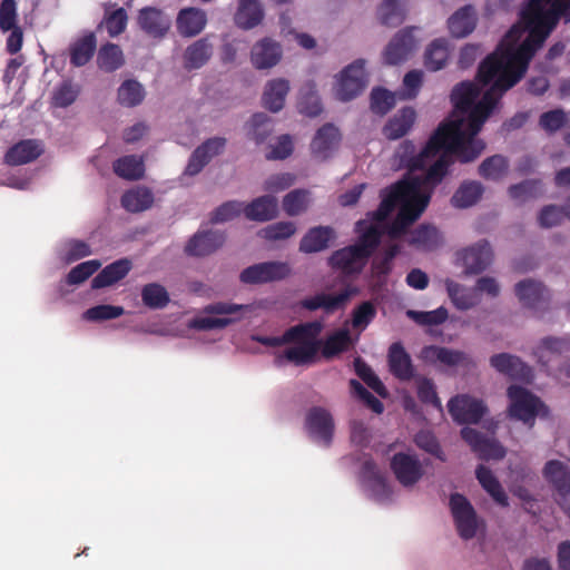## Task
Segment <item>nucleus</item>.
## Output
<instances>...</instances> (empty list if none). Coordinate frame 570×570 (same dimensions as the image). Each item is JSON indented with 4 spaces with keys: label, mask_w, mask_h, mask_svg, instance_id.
I'll return each instance as SVG.
<instances>
[{
    "label": "nucleus",
    "mask_w": 570,
    "mask_h": 570,
    "mask_svg": "<svg viewBox=\"0 0 570 570\" xmlns=\"http://www.w3.org/2000/svg\"><path fill=\"white\" fill-rule=\"evenodd\" d=\"M392 107V92L377 87L371 92V110L380 116L387 114Z\"/></svg>",
    "instance_id": "nucleus-62"
},
{
    "label": "nucleus",
    "mask_w": 570,
    "mask_h": 570,
    "mask_svg": "<svg viewBox=\"0 0 570 570\" xmlns=\"http://www.w3.org/2000/svg\"><path fill=\"white\" fill-rule=\"evenodd\" d=\"M570 351V337H546L540 341L537 347L533 350V355L538 363L547 366L558 356Z\"/></svg>",
    "instance_id": "nucleus-25"
},
{
    "label": "nucleus",
    "mask_w": 570,
    "mask_h": 570,
    "mask_svg": "<svg viewBox=\"0 0 570 570\" xmlns=\"http://www.w3.org/2000/svg\"><path fill=\"white\" fill-rule=\"evenodd\" d=\"M97 62L100 69L112 72L125 62L122 50L116 43H107L100 48Z\"/></svg>",
    "instance_id": "nucleus-44"
},
{
    "label": "nucleus",
    "mask_w": 570,
    "mask_h": 570,
    "mask_svg": "<svg viewBox=\"0 0 570 570\" xmlns=\"http://www.w3.org/2000/svg\"><path fill=\"white\" fill-rule=\"evenodd\" d=\"M406 316L421 326H434L444 323L449 316L446 308L439 307L433 311L422 312L407 309Z\"/></svg>",
    "instance_id": "nucleus-51"
},
{
    "label": "nucleus",
    "mask_w": 570,
    "mask_h": 570,
    "mask_svg": "<svg viewBox=\"0 0 570 570\" xmlns=\"http://www.w3.org/2000/svg\"><path fill=\"white\" fill-rule=\"evenodd\" d=\"M247 308L245 305L217 302L204 307L203 313L208 316H197L189 322V327L197 331H212L225 328L239 320L233 315Z\"/></svg>",
    "instance_id": "nucleus-5"
},
{
    "label": "nucleus",
    "mask_w": 570,
    "mask_h": 570,
    "mask_svg": "<svg viewBox=\"0 0 570 570\" xmlns=\"http://www.w3.org/2000/svg\"><path fill=\"white\" fill-rule=\"evenodd\" d=\"M542 474L557 491L559 499L570 493V465L563 461L550 460L544 464Z\"/></svg>",
    "instance_id": "nucleus-21"
},
{
    "label": "nucleus",
    "mask_w": 570,
    "mask_h": 570,
    "mask_svg": "<svg viewBox=\"0 0 570 570\" xmlns=\"http://www.w3.org/2000/svg\"><path fill=\"white\" fill-rule=\"evenodd\" d=\"M141 301L150 309H163L169 301L167 289L158 283H148L141 288Z\"/></svg>",
    "instance_id": "nucleus-42"
},
{
    "label": "nucleus",
    "mask_w": 570,
    "mask_h": 570,
    "mask_svg": "<svg viewBox=\"0 0 570 570\" xmlns=\"http://www.w3.org/2000/svg\"><path fill=\"white\" fill-rule=\"evenodd\" d=\"M298 109L301 114L308 117H316L322 112L321 99L313 82H307L305 87L302 88L298 99Z\"/></svg>",
    "instance_id": "nucleus-45"
},
{
    "label": "nucleus",
    "mask_w": 570,
    "mask_h": 570,
    "mask_svg": "<svg viewBox=\"0 0 570 570\" xmlns=\"http://www.w3.org/2000/svg\"><path fill=\"white\" fill-rule=\"evenodd\" d=\"M296 233V225L293 222H277L261 230V235L267 240L287 239Z\"/></svg>",
    "instance_id": "nucleus-58"
},
{
    "label": "nucleus",
    "mask_w": 570,
    "mask_h": 570,
    "mask_svg": "<svg viewBox=\"0 0 570 570\" xmlns=\"http://www.w3.org/2000/svg\"><path fill=\"white\" fill-rule=\"evenodd\" d=\"M508 167L507 158L501 155H494L481 163L479 174L488 180L497 181L505 176Z\"/></svg>",
    "instance_id": "nucleus-48"
},
{
    "label": "nucleus",
    "mask_w": 570,
    "mask_h": 570,
    "mask_svg": "<svg viewBox=\"0 0 570 570\" xmlns=\"http://www.w3.org/2000/svg\"><path fill=\"white\" fill-rule=\"evenodd\" d=\"M308 435L317 443L330 448L333 442L335 422L332 413L323 406H312L305 415Z\"/></svg>",
    "instance_id": "nucleus-8"
},
{
    "label": "nucleus",
    "mask_w": 570,
    "mask_h": 570,
    "mask_svg": "<svg viewBox=\"0 0 570 570\" xmlns=\"http://www.w3.org/2000/svg\"><path fill=\"white\" fill-rule=\"evenodd\" d=\"M415 110L412 107H404L394 116V139L404 136L415 121Z\"/></svg>",
    "instance_id": "nucleus-63"
},
{
    "label": "nucleus",
    "mask_w": 570,
    "mask_h": 570,
    "mask_svg": "<svg viewBox=\"0 0 570 570\" xmlns=\"http://www.w3.org/2000/svg\"><path fill=\"white\" fill-rule=\"evenodd\" d=\"M340 141V130L332 124H325L316 131L311 144V149L316 157L325 160L330 158L332 153L338 147Z\"/></svg>",
    "instance_id": "nucleus-22"
},
{
    "label": "nucleus",
    "mask_w": 570,
    "mask_h": 570,
    "mask_svg": "<svg viewBox=\"0 0 570 570\" xmlns=\"http://www.w3.org/2000/svg\"><path fill=\"white\" fill-rule=\"evenodd\" d=\"M567 114L562 109H553L540 116L539 125L548 134H553L567 122Z\"/></svg>",
    "instance_id": "nucleus-60"
},
{
    "label": "nucleus",
    "mask_w": 570,
    "mask_h": 570,
    "mask_svg": "<svg viewBox=\"0 0 570 570\" xmlns=\"http://www.w3.org/2000/svg\"><path fill=\"white\" fill-rule=\"evenodd\" d=\"M348 344V333L345 331L336 332L333 335L328 336L323 343L322 355L325 358H332L347 350Z\"/></svg>",
    "instance_id": "nucleus-56"
},
{
    "label": "nucleus",
    "mask_w": 570,
    "mask_h": 570,
    "mask_svg": "<svg viewBox=\"0 0 570 570\" xmlns=\"http://www.w3.org/2000/svg\"><path fill=\"white\" fill-rule=\"evenodd\" d=\"M493 261V249L487 239L462 248L456 253V263L464 267L466 275H475L485 271Z\"/></svg>",
    "instance_id": "nucleus-9"
},
{
    "label": "nucleus",
    "mask_w": 570,
    "mask_h": 570,
    "mask_svg": "<svg viewBox=\"0 0 570 570\" xmlns=\"http://www.w3.org/2000/svg\"><path fill=\"white\" fill-rule=\"evenodd\" d=\"M461 435L480 459L500 460L505 455V449L497 440L483 436L475 429L463 428Z\"/></svg>",
    "instance_id": "nucleus-15"
},
{
    "label": "nucleus",
    "mask_w": 570,
    "mask_h": 570,
    "mask_svg": "<svg viewBox=\"0 0 570 570\" xmlns=\"http://www.w3.org/2000/svg\"><path fill=\"white\" fill-rule=\"evenodd\" d=\"M423 474L419 459L410 453L394 454V475L405 487L416 483Z\"/></svg>",
    "instance_id": "nucleus-23"
},
{
    "label": "nucleus",
    "mask_w": 570,
    "mask_h": 570,
    "mask_svg": "<svg viewBox=\"0 0 570 570\" xmlns=\"http://www.w3.org/2000/svg\"><path fill=\"white\" fill-rule=\"evenodd\" d=\"M124 313L125 309L122 306L102 304L88 308L83 313V318L88 321L99 322L117 318L124 315Z\"/></svg>",
    "instance_id": "nucleus-59"
},
{
    "label": "nucleus",
    "mask_w": 570,
    "mask_h": 570,
    "mask_svg": "<svg viewBox=\"0 0 570 570\" xmlns=\"http://www.w3.org/2000/svg\"><path fill=\"white\" fill-rule=\"evenodd\" d=\"M450 509L459 535L469 540L483 529V521L478 517L470 501L460 493L450 497Z\"/></svg>",
    "instance_id": "nucleus-6"
},
{
    "label": "nucleus",
    "mask_w": 570,
    "mask_h": 570,
    "mask_svg": "<svg viewBox=\"0 0 570 570\" xmlns=\"http://www.w3.org/2000/svg\"><path fill=\"white\" fill-rule=\"evenodd\" d=\"M475 475L481 487L491 495V498L501 507L508 505V495L502 489L500 482L485 465H479Z\"/></svg>",
    "instance_id": "nucleus-38"
},
{
    "label": "nucleus",
    "mask_w": 570,
    "mask_h": 570,
    "mask_svg": "<svg viewBox=\"0 0 570 570\" xmlns=\"http://www.w3.org/2000/svg\"><path fill=\"white\" fill-rule=\"evenodd\" d=\"M484 187L480 181H463L451 198L455 208L464 209L474 206L482 197Z\"/></svg>",
    "instance_id": "nucleus-33"
},
{
    "label": "nucleus",
    "mask_w": 570,
    "mask_h": 570,
    "mask_svg": "<svg viewBox=\"0 0 570 570\" xmlns=\"http://www.w3.org/2000/svg\"><path fill=\"white\" fill-rule=\"evenodd\" d=\"M264 18V9L258 0H239L234 16L235 24L244 30L258 26Z\"/></svg>",
    "instance_id": "nucleus-29"
},
{
    "label": "nucleus",
    "mask_w": 570,
    "mask_h": 570,
    "mask_svg": "<svg viewBox=\"0 0 570 570\" xmlns=\"http://www.w3.org/2000/svg\"><path fill=\"white\" fill-rule=\"evenodd\" d=\"M448 409L453 420L460 424H475L487 413V407L481 400L466 394L452 397Z\"/></svg>",
    "instance_id": "nucleus-12"
},
{
    "label": "nucleus",
    "mask_w": 570,
    "mask_h": 570,
    "mask_svg": "<svg viewBox=\"0 0 570 570\" xmlns=\"http://www.w3.org/2000/svg\"><path fill=\"white\" fill-rule=\"evenodd\" d=\"M277 213V199L272 195L261 196L244 207L246 218L255 222L271 220Z\"/></svg>",
    "instance_id": "nucleus-31"
},
{
    "label": "nucleus",
    "mask_w": 570,
    "mask_h": 570,
    "mask_svg": "<svg viewBox=\"0 0 570 570\" xmlns=\"http://www.w3.org/2000/svg\"><path fill=\"white\" fill-rule=\"evenodd\" d=\"M423 72L421 70H411L403 78V85L400 91H394V100L412 99L416 97L422 85Z\"/></svg>",
    "instance_id": "nucleus-55"
},
{
    "label": "nucleus",
    "mask_w": 570,
    "mask_h": 570,
    "mask_svg": "<svg viewBox=\"0 0 570 570\" xmlns=\"http://www.w3.org/2000/svg\"><path fill=\"white\" fill-rule=\"evenodd\" d=\"M360 479L368 495L376 502H384L390 498L392 490L387 479L372 459L364 461Z\"/></svg>",
    "instance_id": "nucleus-14"
},
{
    "label": "nucleus",
    "mask_w": 570,
    "mask_h": 570,
    "mask_svg": "<svg viewBox=\"0 0 570 570\" xmlns=\"http://www.w3.org/2000/svg\"><path fill=\"white\" fill-rule=\"evenodd\" d=\"M350 390L353 397L362 402L366 407L376 414H381L384 410L383 403L375 397L366 387L357 380H350Z\"/></svg>",
    "instance_id": "nucleus-53"
},
{
    "label": "nucleus",
    "mask_w": 570,
    "mask_h": 570,
    "mask_svg": "<svg viewBox=\"0 0 570 570\" xmlns=\"http://www.w3.org/2000/svg\"><path fill=\"white\" fill-rule=\"evenodd\" d=\"M509 414L511 417L532 428L537 416H547L548 410L541 400L527 389L511 385L508 389Z\"/></svg>",
    "instance_id": "nucleus-4"
},
{
    "label": "nucleus",
    "mask_w": 570,
    "mask_h": 570,
    "mask_svg": "<svg viewBox=\"0 0 570 570\" xmlns=\"http://www.w3.org/2000/svg\"><path fill=\"white\" fill-rule=\"evenodd\" d=\"M445 286L452 303L459 309H470L480 303L475 287L468 288L452 279H446Z\"/></svg>",
    "instance_id": "nucleus-36"
},
{
    "label": "nucleus",
    "mask_w": 570,
    "mask_h": 570,
    "mask_svg": "<svg viewBox=\"0 0 570 570\" xmlns=\"http://www.w3.org/2000/svg\"><path fill=\"white\" fill-rule=\"evenodd\" d=\"M294 327L299 330V334L291 343L295 344V346L286 348L276 357V363L278 365L283 364L284 360L296 366L311 364L314 362L321 347L322 342L318 340L323 330L321 322L312 321L301 323L294 325Z\"/></svg>",
    "instance_id": "nucleus-3"
},
{
    "label": "nucleus",
    "mask_w": 570,
    "mask_h": 570,
    "mask_svg": "<svg viewBox=\"0 0 570 570\" xmlns=\"http://www.w3.org/2000/svg\"><path fill=\"white\" fill-rule=\"evenodd\" d=\"M382 194L379 208L355 224V233L358 234L356 243L335 250L328 258L331 267L344 278L360 275L383 236L392 238V223L389 222L392 215V185L386 186Z\"/></svg>",
    "instance_id": "nucleus-2"
},
{
    "label": "nucleus",
    "mask_w": 570,
    "mask_h": 570,
    "mask_svg": "<svg viewBox=\"0 0 570 570\" xmlns=\"http://www.w3.org/2000/svg\"><path fill=\"white\" fill-rule=\"evenodd\" d=\"M289 273L291 268L287 263L264 262L245 268L240 273L239 279L244 284H263L284 279Z\"/></svg>",
    "instance_id": "nucleus-11"
},
{
    "label": "nucleus",
    "mask_w": 570,
    "mask_h": 570,
    "mask_svg": "<svg viewBox=\"0 0 570 570\" xmlns=\"http://www.w3.org/2000/svg\"><path fill=\"white\" fill-rule=\"evenodd\" d=\"M543 194V187L540 180L528 179L520 184L510 186L509 195L518 204H524L535 199Z\"/></svg>",
    "instance_id": "nucleus-43"
},
{
    "label": "nucleus",
    "mask_w": 570,
    "mask_h": 570,
    "mask_svg": "<svg viewBox=\"0 0 570 570\" xmlns=\"http://www.w3.org/2000/svg\"><path fill=\"white\" fill-rule=\"evenodd\" d=\"M416 390L417 395L423 403L431 404L440 412H443L441 401L436 395L435 386L431 380L425 377L417 379Z\"/></svg>",
    "instance_id": "nucleus-61"
},
{
    "label": "nucleus",
    "mask_w": 570,
    "mask_h": 570,
    "mask_svg": "<svg viewBox=\"0 0 570 570\" xmlns=\"http://www.w3.org/2000/svg\"><path fill=\"white\" fill-rule=\"evenodd\" d=\"M132 265L128 258H120L104 267L91 281L95 289L104 288L116 284L125 278Z\"/></svg>",
    "instance_id": "nucleus-28"
},
{
    "label": "nucleus",
    "mask_w": 570,
    "mask_h": 570,
    "mask_svg": "<svg viewBox=\"0 0 570 570\" xmlns=\"http://www.w3.org/2000/svg\"><path fill=\"white\" fill-rule=\"evenodd\" d=\"M225 145L226 139L222 137L207 139L193 151L185 168V174L188 176H195L200 173L214 156L219 155L223 151Z\"/></svg>",
    "instance_id": "nucleus-16"
},
{
    "label": "nucleus",
    "mask_w": 570,
    "mask_h": 570,
    "mask_svg": "<svg viewBox=\"0 0 570 570\" xmlns=\"http://www.w3.org/2000/svg\"><path fill=\"white\" fill-rule=\"evenodd\" d=\"M137 21L140 29L153 38H163L171 24L170 19L155 7L140 9Z\"/></svg>",
    "instance_id": "nucleus-20"
},
{
    "label": "nucleus",
    "mask_w": 570,
    "mask_h": 570,
    "mask_svg": "<svg viewBox=\"0 0 570 570\" xmlns=\"http://www.w3.org/2000/svg\"><path fill=\"white\" fill-rule=\"evenodd\" d=\"M271 119L264 112H258L253 115L250 119V135L252 138L257 142H263L267 136L269 135L272 128H271Z\"/></svg>",
    "instance_id": "nucleus-64"
},
{
    "label": "nucleus",
    "mask_w": 570,
    "mask_h": 570,
    "mask_svg": "<svg viewBox=\"0 0 570 570\" xmlns=\"http://www.w3.org/2000/svg\"><path fill=\"white\" fill-rule=\"evenodd\" d=\"M335 238V230L330 226L312 227L303 236L299 243L302 253L312 254L326 249Z\"/></svg>",
    "instance_id": "nucleus-27"
},
{
    "label": "nucleus",
    "mask_w": 570,
    "mask_h": 570,
    "mask_svg": "<svg viewBox=\"0 0 570 570\" xmlns=\"http://www.w3.org/2000/svg\"><path fill=\"white\" fill-rule=\"evenodd\" d=\"M413 374L414 367L410 355L401 344L394 343V376L401 380H409Z\"/></svg>",
    "instance_id": "nucleus-54"
},
{
    "label": "nucleus",
    "mask_w": 570,
    "mask_h": 570,
    "mask_svg": "<svg viewBox=\"0 0 570 570\" xmlns=\"http://www.w3.org/2000/svg\"><path fill=\"white\" fill-rule=\"evenodd\" d=\"M309 205V191L294 189L283 198V209L288 216H297L304 213Z\"/></svg>",
    "instance_id": "nucleus-49"
},
{
    "label": "nucleus",
    "mask_w": 570,
    "mask_h": 570,
    "mask_svg": "<svg viewBox=\"0 0 570 570\" xmlns=\"http://www.w3.org/2000/svg\"><path fill=\"white\" fill-rule=\"evenodd\" d=\"M360 289L356 285L346 283L338 294L320 293L311 297H306L301 302V306L308 311L323 308L326 313H333L343 308L351 297L357 295Z\"/></svg>",
    "instance_id": "nucleus-13"
},
{
    "label": "nucleus",
    "mask_w": 570,
    "mask_h": 570,
    "mask_svg": "<svg viewBox=\"0 0 570 570\" xmlns=\"http://www.w3.org/2000/svg\"><path fill=\"white\" fill-rule=\"evenodd\" d=\"M225 243V235L218 230L197 232L186 244L188 256L204 257L213 254Z\"/></svg>",
    "instance_id": "nucleus-17"
},
{
    "label": "nucleus",
    "mask_w": 570,
    "mask_h": 570,
    "mask_svg": "<svg viewBox=\"0 0 570 570\" xmlns=\"http://www.w3.org/2000/svg\"><path fill=\"white\" fill-rule=\"evenodd\" d=\"M97 41L92 32L79 38L69 47L70 63L73 67H82L87 65L94 57Z\"/></svg>",
    "instance_id": "nucleus-35"
},
{
    "label": "nucleus",
    "mask_w": 570,
    "mask_h": 570,
    "mask_svg": "<svg viewBox=\"0 0 570 570\" xmlns=\"http://www.w3.org/2000/svg\"><path fill=\"white\" fill-rule=\"evenodd\" d=\"M448 58V41L445 39H436L425 51V66L432 71H438L444 67Z\"/></svg>",
    "instance_id": "nucleus-46"
},
{
    "label": "nucleus",
    "mask_w": 570,
    "mask_h": 570,
    "mask_svg": "<svg viewBox=\"0 0 570 570\" xmlns=\"http://www.w3.org/2000/svg\"><path fill=\"white\" fill-rule=\"evenodd\" d=\"M115 174L127 180H138L144 176L145 165L141 157L128 155L118 158L112 165Z\"/></svg>",
    "instance_id": "nucleus-39"
},
{
    "label": "nucleus",
    "mask_w": 570,
    "mask_h": 570,
    "mask_svg": "<svg viewBox=\"0 0 570 570\" xmlns=\"http://www.w3.org/2000/svg\"><path fill=\"white\" fill-rule=\"evenodd\" d=\"M145 98L142 86L136 80H126L118 88V101L126 107H135Z\"/></svg>",
    "instance_id": "nucleus-50"
},
{
    "label": "nucleus",
    "mask_w": 570,
    "mask_h": 570,
    "mask_svg": "<svg viewBox=\"0 0 570 570\" xmlns=\"http://www.w3.org/2000/svg\"><path fill=\"white\" fill-rule=\"evenodd\" d=\"M206 12L199 8H184L178 12L176 19L177 31L183 37H195L206 27Z\"/></svg>",
    "instance_id": "nucleus-24"
},
{
    "label": "nucleus",
    "mask_w": 570,
    "mask_h": 570,
    "mask_svg": "<svg viewBox=\"0 0 570 570\" xmlns=\"http://www.w3.org/2000/svg\"><path fill=\"white\" fill-rule=\"evenodd\" d=\"M515 294L525 307L539 309L548 298L546 287L537 281L525 279L515 285Z\"/></svg>",
    "instance_id": "nucleus-26"
},
{
    "label": "nucleus",
    "mask_w": 570,
    "mask_h": 570,
    "mask_svg": "<svg viewBox=\"0 0 570 570\" xmlns=\"http://www.w3.org/2000/svg\"><path fill=\"white\" fill-rule=\"evenodd\" d=\"M366 85L365 61L355 60L342 70L335 87V96L341 101H350L357 97Z\"/></svg>",
    "instance_id": "nucleus-7"
},
{
    "label": "nucleus",
    "mask_w": 570,
    "mask_h": 570,
    "mask_svg": "<svg viewBox=\"0 0 570 570\" xmlns=\"http://www.w3.org/2000/svg\"><path fill=\"white\" fill-rule=\"evenodd\" d=\"M213 47L207 38H202L193 42L185 50V68L188 70L203 67L212 57Z\"/></svg>",
    "instance_id": "nucleus-37"
},
{
    "label": "nucleus",
    "mask_w": 570,
    "mask_h": 570,
    "mask_svg": "<svg viewBox=\"0 0 570 570\" xmlns=\"http://www.w3.org/2000/svg\"><path fill=\"white\" fill-rule=\"evenodd\" d=\"M154 195L148 188H136L121 196V206L130 213H140L151 207Z\"/></svg>",
    "instance_id": "nucleus-40"
},
{
    "label": "nucleus",
    "mask_w": 570,
    "mask_h": 570,
    "mask_svg": "<svg viewBox=\"0 0 570 570\" xmlns=\"http://www.w3.org/2000/svg\"><path fill=\"white\" fill-rule=\"evenodd\" d=\"M417 28H404L394 35V63L403 60L410 55L417 46L419 39L414 35Z\"/></svg>",
    "instance_id": "nucleus-41"
},
{
    "label": "nucleus",
    "mask_w": 570,
    "mask_h": 570,
    "mask_svg": "<svg viewBox=\"0 0 570 570\" xmlns=\"http://www.w3.org/2000/svg\"><path fill=\"white\" fill-rule=\"evenodd\" d=\"M101 266L98 259H91L82 262L70 269L67 275V283L69 285H78L83 283L90 276H92Z\"/></svg>",
    "instance_id": "nucleus-57"
},
{
    "label": "nucleus",
    "mask_w": 570,
    "mask_h": 570,
    "mask_svg": "<svg viewBox=\"0 0 570 570\" xmlns=\"http://www.w3.org/2000/svg\"><path fill=\"white\" fill-rule=\"evenodd\" d=\"M476 24L475 10L465 6L455 11L448 21L449 30L453 37L463 38L470 35Z\"/></svg>",
    "instance_id": "nucleus-32"
},
{
    "label": "nucleus",
    "mask_w": 570,
    "mask_h": 570,
    "mask_svg": "<svg viewBox=\"0 0 570 570\" xmlns=\"http://www.w3.org/2000/svg\"><path fill=\"white\" fill-rule=\"evenodd\" d=\"M354 370L356 375L377 395L381 397L387 396L389 392L385 385L361 357H356L354 360Z\"/></svg>",
    "instance_id": "nucleus-47"
},
{
    "label": "nucleus",
    "mask_w": 570,
    "mask_h": 570,
    "mask_svg": "<svg viewBox=\"0 0 570 570\" xmlns=\"http://www.w3.org/2000/svg\"><path fill=\"white\" fill-rule=\"evenodd\" d=\"M561 17L570 20V14H521V21L481 62L478 82L465 81L454 87L452 118L439 126L425 147L416 155L411 141L400 144L394 153V167L409 171L394 183V256L401 242L426 252L442 245V234L431 224H422L412 232L406 228L426 209L454 155L462 163L481 155L485 144L476 138L478 132L503 94L524 76L533 55Z\"/></svg>",
    "instance_id": "nucleus-1"
},
{
    "label": "nucleus",
    "mask_w": 570,
    "mask_h": 570,
    "mask_svg": "<svg viewBox=\"0 0 570 570\" xmlns=\"http://www.w3.org/2000/svg\"><path fill=\"white\" fill-rule=\"evenodd\" d=\"M420 358L440 371H453L468 363L464 352L439 345H429L421 350Z\"/></svg>",
    "instance_id": "nucleus-10"
},
{
    "label": "nucleus",
    "mask_w": 570,
    "mask_h": 570,
    "mask_svg": "<svg viewBox=\"0 0 570 570\" xmlns=\"http://www.w3.org/2000/svg\"><path fill=\"white\" fill-rule=\"evenodd\" d=\"M128 14L126 10L124 8H117L114 11L106 10L101 23L105 26L108 35L115 38L126 30Z\"/></svg>",
    "instance_id": "nucleus-52"
},
{
    "label": "nucleus",
    "mask_w": 570,
    "mask_h": 570,
    "mask_svg": "<svg viewBox=\"0 0 570 570\" xmlns=\"http://www.w3.org/2000/svg\"><path fill=\"white\" fill-rule=\"evenodd\" d=\"M490 364L499 373L513 380L530 381L533 376L532 368L529 365L520 357L509 353L493 355L490 358Z\"/></svg>",
    "instance_id": "nucleus-18"
},
{
    "label": "nucleus",
    "mask_w": 570,
    "mask_h": 570,
    "mask_svg": "<svg viewBox=\"0 0 570 570\" xmlns=\"http://www.w3.org/2000/svg\"><path fill=\"white\" fill-rule=\"evenodd\" d=\"M250 53L252 62L257 69H267L279 61L282 50L277 42L266 38L257 42Z\"/></svg>",
    "instance_id": "nucleus-30"
},
{
    "label": "nucleus",
    "mask_w": 570,
    "mask_h": 570,
    "mask_svg": "<svg viewBox=\"0 0 570 570\" xmlns=\"http://www.w3.org/2000/svg\"><path fill=\"white\" fill-rule=\"evenodd\" d=\"M288 91L289 85L287 80H271L267 82L262 97L263 106L272 112L279 111L284 107Z\"/></svg>",
    "instance_id": "nucleus-34"
},
{
    "label": "nucleus",
    "mask_w": 570,
    "mask_h": 570,
    "mask_svg": "<svg viewBox=\"0 0 570 570\" xmlns=\"http://www.w3.org/2000/svg\"><path fill=\"white\" fill-rule=\"evenodd\" d=\"M42 153V145L39 140L22 139L7 150L3 161L8 166H21L38 159Z\"/></svg>",
    "instance_id": "nucleus-19"
}]
</instances>
